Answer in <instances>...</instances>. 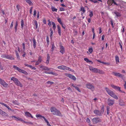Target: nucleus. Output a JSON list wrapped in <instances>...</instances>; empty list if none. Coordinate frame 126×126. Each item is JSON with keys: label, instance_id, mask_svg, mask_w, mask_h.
Returning a JSON list of instances; mask_svg holds the SVG:
<instances>
[{"label": "nucleus", "instance_id": "obj_1", "mask_svg": "<svg viewBox=\"0 0 126 126\" xmlns=\"http://www.w3.org/2000/svg\"><path fill=\"white\" fill-rule=\"evenodd\" d=\"M50 110L52 114L54 115L61 117L63 116L60 111L54 107L50 108Z\"/></svg>", "mask_w": 126, "mask_h": 126}, {"label": "nucleus", "instance_id": "obj_2", "mask_svg": "<svg viewBox=\"0 0 126 126\" xmlns=\"http://www.w3.org/2000/svg\"><path fill=\"white\" fill-rule=\"evenodd\" d=\"M105 89L108 94L111 96L116 99H118L117 95L107 87L105 88Z\"/></svg>", "mask_w": 126, "mask_h": 126}, {"label": "nucleus", "instance_id": "obj_3", "mask_svg": "<svg viewBox=\"0 0 126 126\" xmlns=\"http://www.w3.org/2000/svg\"><path fill=\"white\" fill-rule=\"evenodd\" d=\"M11 80L13 81L15 84L17 86H20V87H22V85L21 83L17 79L13 77L11 78Z\"/></svg>", "mask_w": 126, "mask_h": 126}, {"label": "nucleus", "instance_id": "obj_4", "mask_svg": "<svg viewBox=\"0 0 126 126\" xmlns=\"http://www.w3.org/2000/svg\"><path fill=\"white\" fill-rule=\"evenodd\" d=\"M13 68L14 69H16L19 72L23 73L26 75H27L28 74V73L27 72L23 69H22L19 68L15 65H14L13 66Z\"/></svg>", "mask_w": 126, "mask_h": 126}, {"label": "nucleus", "instance_id": "obj_5", "mask_svg": "<svg viewBox=\"0 0 126 126\" xmlns=\"http://www.w3.org/2000/svg\"><path fill=\"white\" fill-rule=\"evenodd\" d=\"M86 86L87 88L90 89L93 91L94 90V87L92 84L90 83H87L86 84Z\"/></svg>", "mask_w": 126, "mask_h": 126}, {"label": "nucleus", "instance_id": "obj_6", "mask_svg": "<svg viewBox=\"0 0 126 126\" xmlns=\"http://www.w3.org/2000/svg\"><path fill=\"white\" fill-rule=\"evenodd\" d=\"M92 121L94 124H96L100 122L101 121L100 119L98 117L94 118L92 119Z\"/></svg>", "mask_w": 126, "mask_h": 126}, {"label": "nucleus", "instance_id": "obj_7", "mask_svg": "<svg viewBox=\"0 0 126 126\" xmlns=\"http://www.w3.org/2000/svg\"><path fill=\"white\" fill-rule=\"evenodd\" d=\"M114 100L111 99L110 98L108 99L107 100L108 104L110 106L113 105L114 103Z\"/></svg>", "mask_w": 126, "mask_h": 126}, {"label": "nucleus", "instance_id": "obj_8", "mask_svg": "<svg viewBox=\"0 0 126 126\" xmlns=\"http://www.w3.org/2000/svg\"><path fill=\"white\" fill-rule=\"evenodd\" d=\"M0 83L5 87H7L8 85V84L6 83L3 80L1 79H0Z\"/></svg>", "mask_w": 126, "mask_h": 126}, {"label": "nucleus", "instance_id": "obj_9", "mask_svg": "<svg viewBox=\"0 0 126 126\" xmlns=\"http://www.w3.org/2000/svg\"><path fill=\"white\" fill-rule=\"evenodd\" d=\"M89 70L94 73H97L98 69L93 68L92 66H89Z\"/></svg>", "mask_w": 126, "mask_h": 126}, {"label": "nucleus", "instance_id": "obj_10", "mask_svg": "<svg viewBox=\"0 0 126 126\" xmlns=\"http://www.w3.org/2000/svg\"><path fill=\"white\" fill-rule=\"evenodd\" d=\"M60 52L63 55L65 52V50L64 47L62 45H60Z\"/></svg>", "mask_w": 126, "mask_h": 126}, {"label": "nucleus", "instance_id": "obj_11", "mask_svg": "<svg viewBox=\"0 0 126 126\" xmlns=\"http://www.w3.org/2000/svg\"><path fill=\"white\" fill-rule=\"evenodd\" d=\"M112 74L115 76H118L121 78H122L123 77V75L119 73H116L114 72H112Z\"/></svg>", "mask_w": 126, "mask_h": 126}, {"label": "nucleus", "instance_id": "obj_12", "mask_svg": "<svg viewBox=\"0 0 126 126\" xmlns=\"http://www.w3.org/2000/svg\"><path fill=\"white\" fill-rule=\"evenodd\" d=\"M94 112L95 114L101 116L102 115L100 112V111L98 110H94Z\"/></svg>", "mask_w": 126, "mask_h": 126}, {"label": "nucleus", "instance_id": "obj_13", "mask_svg": "<svg viewBox=\"0 0 126 126\" xmlns=\"http://www.w3.org/2000/svg\"><path fill=\"white\" fill-rule=\"evenodd\" d=\"M67 77L74 80H76V77L74 76L73 75L71 74H68L67 76Z\"/></svg>", "mask_w": 126, "mask_h": 126}, {"label": "nucleus", "instance_id": "obj_14", "mask_svg": "<svg viewBox=\"0 0 126 126\" xmlns=\"http://www.w3.org/2000/svg\"><path fill=\"white\" fill-rule=\"evenodd\" d=\"M80 9V11L82 12H81V15H82L86 12V10H85V8L84 7H83V6H81Z\"/></svg>", "mask_w": 126, "mask_h": 126}, {"label": "nucleus", "instance_id": "obj_15", "mask_svg": "<svg viewBox=\"0 0 126 126\" xmlns=\"http://www.w3.org/2000/svg\"><path fill=\"white\" fill-rule=\"evenodd\" d=\"M25 115L27 117H31L32 118H33V117L32 116L31 114L29 112H26L25 113Z\"/></svg>", "mask_w": 126, "mask_h": 126}, {"label": "nucleus", "instance_id": "obj_16", "mask_svg": "<svg viewBox=\"0 0 126 126\" xmlns=\"http://www.w3.org/2000/svg\"><path fill=\"white\" fill-rule=\"evenodd\" d=\"M111 86L113 88L119 91H121L120 90V87L114 86V85H112Z\"/></svg>", "mask_w": 126, "mask_h": 126}, {"label": "nucleus", "instance_id": "obj_17", "mask_svg": "<svg viewBox=\"0 0 126 126\" xmlns=\"http://www.w3.org/2000/svg\"><path fill=\"white\" fill-rule=\"evenodd\" d=\"M46 74H50L53 75H54L55 76H57L58 75V74L56 73H55L53 72H45Z\"/></svg>", "mask_w": 126, "mask_h": 126}, {"label": "nucleus", "instance_id": "obj_18", "mask_svg": "<svg viewBox=\"0 0 126 126\" xmlns=\"http://www.w3.org/2000/svg\"><path fill=\"white\" fill-rule=\"evenodd\" d=\"M57 27L58 29V33L61 36V28L60 26L59 25H58Z\"/></svg>", "mask_w": 126, "mask_h": 126}, {"label": "nucleus", "instance_id": "obj_19", "mask_svg": "<svg viewBox=\"0 0 126 126\" xmlns=\"http://www.w3.org/2000/svg\"><path fill=\"white\" fill-rule=\"evenodd\" d=\"M113 0H108L107 1L108 4L109 6L111 5L113 3Z\"/></svg>", "mask_w": 126, "mask_h": 126}, {"label": "nucleus", "instance_id": "obj_20", "mask_svg": "<svg viewBox=\"0 0 126 126\" xmlns=\"http://www.w3.org/2000/svg\"><path fill=\"white\" fill-rule=\"evenodd\" d=\"M115 58L116 63L117 64L119 62V57L118 56L116 55Z\"/></svg>", "mask_w": 126, "mask_h": 126}, {"label": "nucleus", "instance_id": "obj_21", "mask_svg": "<svg viewBox=\"0 0 126 126\" xmlns=\"http://www.w3.org/2000/svg\"><path fill=\"white\" fill-rule=\"evenodd\" d=\"M30 5H33V3L30 0H25Z\"/></svg>", "mask_w": 126, "mask_h": 126}, {"label": "nucleus", "instance_id": "obj_22", "mask_svg": "<svg viewBox=\"0 0 126 126\" xmlns=\"http://www.w3.org/2000/svg\"><path fill=\"white\" fill-rule=\"evenodd\" d=\"M114 13L116 15V16L117 17H120L121 16L120 13L119 12L116 11H115L114 12Z\"/></svg>", "mask_w": 126, "mask_h": 126}, {"label": "nucleus", "instance_id": "obj_23", "mask_svg": "<svg viewBox=\"0 0 126 126\" xmlns=\"http://www.w3.org/2000/svg\"><path fill=\"white\" fill-rule=\"evenodd\" d=\"M65 66L63 65H61L57 67L58 69L61 70H65Z\"/></svg>", "mask_w": 126, "mask_h": 126}, {"label": "nucleus", "instance_id": "obj_24", "mask_svg": "<svg viewBox=\"0 0 126 126\" xmlns=\"http://www.w3.org/2000/svg\"><path fill=\"white\" fill-rule=\"evenodd\" d=\"M18 25V22L17 21H16L15 25V32H16L17 31V27Z\"/></svg>", "mask_w": 126, "mask_h": 126}, {"label": "nucleus", "instance_id": "obj_25", "mask_svg": "<svg viewBox=\"0 0 126 126\" xmlns=\"http://www.w3.org/2000/svg\"><path fill=\"white\" fill-rule=\"evenodd\" d=\"M33 47L34 48H35L36 47V42L35 39H33Z\"/></svg>", "mask_w": 126, "mask_h": 126}, {"label": "nucleus", "instance_id": "obj_26", "mask_svg": "<svg viewBox=\"0 0 126 126\" xmlns=\"http://www.w3.org/2000/svg\"><path fill=\"white\" fill-rule=\"evenodd\" d=\"M0 113L3 116L6 115L7 114L5 112L0 109Z\"/></svg>", "mask_w": 126, "mask_h": 126}, {"label": "nucleus", "instance_id": "obj_27", "mask_svg": "<svg viewBox=\"0 0 126 126\" xmlns=\"http://www.w3.org/2000/svg\"><path fill=\"white\" fill-rule=\"evenodd\" d=\"M52 45V48H51V51L53 52L54 51L55 47V46H54V43H52L51 44Z\"/></svg>", "mask_w": 126, "mask_h": 126}, {"label": "nucleus", "instance_id": "obj_28", "mask_svg": "<svg viewBox=\"0 0 126 126\" xmlns=\"http://www.w3.org/2000/svg\"><path fill=\"white\" fill-rule=\"evenodd\" d=\"M84 59L85 61L87 63L91 62V63L92 64L93 63V62L89 60L87 58H84Z\"/></svg>", "mask_w": 126, "mask_h": 126}, {"label": "nucleus", "instance_id": "obj_29", "mask_svg": "<svg viewBox=\"0 0 126 126\" xmlns=\"http://www.w3.org/2000/svg\"><path fill=\"white\" fill-rule=\"evenodd\" d=\"M51 9L52 11L57 12V9L55 8L54 7L52 6Z\"/></svg>", "mask_w": 126, "mask_h": 126}, {"label": "nucleus", "instance_id": "obj_30", "mask_svg": "<svg viewBox=\"0 0 126 126\" xmlns=\"http://www.w3.org/2000/svg\"><path fill=\"white\" fill-rule=\"evenodd\" d=\"M52 24L53 25V28L54 30H55L56 28V25L55 23L53 22H52Z\"/></svg>", "mask_w": 126, "mask_h": 126}, {"label": "nucleus", "instance_id": "obj_31", "mask_svg": "<svg viewBox=\"0 0 126 126\" xmlns=\"http://www.w3.org/2000/svg\"><path fill=\"white\" fill-rule=\"evenodd\" d=\"M110 109V107L109 106H107V114L108 115H109V110Z\"/></svg>", "mask_w": 126, "mask_h": 126}, {"label": "nucleus", "instance_id": "obj_32", "mask_svg": "<svg viewBox=\"0 0 126 126\" xmlns=\"http://www.w3.org/2000/svg\"><path fill=\"white\" fill-rule=\"evenodd\" d=\"M42 69L43 70L47 71H49L50 70V68H48L47 67L44 66L42 68Z\"/></svg>", "mask_w": 126, "mask_h": 126}, {"label": "nucleus", "instance_id": "obj_33", "mask_svg": "<svg viewBox=\"0 0 126 126\" xmlns=\"http://www.w3.org/2000/svg\"><path fill=\"white\" fill-rule=\"evenodd\" d=\"M97 73L101 74H103L104 72L102 70L98 69Z\"/></svg>", "mask_w": 126, "mask_h": 126}, {"label": "nucleus", "instance_id": "obj_34", "mask_svg": "<svg viewBox=\"0 0 126 126\" xmlns=\"http://www.w3.org/2000/svg\"><path fill=\"white\" fill-rule=\"evenodd\" d=\"M104 112V106H103L102 107V108L101 109V110L100 111V113H101V114L102 115V114Z\"/></svg>", "mask_w": 126, "mask_h": 126}, {"label": "nucleus", "instance_id": "obj_35", "mask_svg": "<svg viewBox=\"0 0 126 126\" xmlns=\"http://www.w3.org/2000/svg\"><path fill=\"white\" fill-rule=\"evenodd\" d=\"M33 21L34 22V23L35 25L36 29L37 28V27H38V24L37 23V21L35 20H34Z\"/></svg>", "mask_w": 126, "mask_h": 126}, {"label": "nucleus", "instance_id": "obj_36", "mask_svg": "<svg viewBox=\"0 0 126 126\" xmlns=\"http://www.w3.org/2000/svg\"><path fill=\"white\" fill-rule=\"evenodd\" d=\"M21 28L23 29L24 27V21L22 19H21Z\"/></svg>", "mask_w": 126, "mask_h": 126}, {"label": "nucleus", "instance_id": "obj_37", "mask_svg": "<svg viewBox=\"0 0 126 126\" xmlns=\"http://www.w3.org/2000/svg\"><path fill=\"white\" fill-rule=\"evenodd\" d=\"M119 104L121 106H125V104L124 102L122 101H120L119 102Z\"/></svg>", "mask_w": 126, "mask_h": 126}, {"label": "nucleus", "instance_id": "obj_38", "mask_svg": "<svg viewBox=\"0 0 126 126\" xmlns=\"http://www.w3.org/2000/svg\"><path fill=\"white\" fill-rule=\"evenodd\" d=\"M19 121H21L22 122V121H23V120L21 118L17 117L16 121L18 122Z\"/></svg>", "mask_w": 126, "mask_h": 126}, {"label": "nucleus", "instance_id": "obj_39", "mask_svg": "<svg viewBox=\"0 0 126 126\" xmlns=\"http://www.w3.org/2000/svg\"><path fill=\"white\" fill-rule=\"evenodd\" d=\"M16 56L17 58L18 59H20V57L19 56L18 53H17V52L16 51Z\"/></svg>", "mask_w": 126, "mask_h": 126}, {"label": "nucleus", "instance_id": "obj_40", "mask_svg": "<svg viewBox=\"0 0 126 126\" xmlns=\"http://www.w3.org/2000/svg\"><path fill=\"white\" fill-rule=\"evenodd\" d=\"M8 59L11 60H14L15 59V58H14L11 55H10Z\"/></svg>", "mask_w": 126, "mask_h": 126}, {"label": "nucleus", "instance_id": "obj_41", "mask_svg": "<svg viewBox=\"0 0 126 126\" xmlns=\"http://www.w3.org/2000/svg\"><path fill=\"white\" fill-rule=\"evenodd\" d=\"M46 41L47 44L49 45V38L47 36Z\"/></svg>", "mask_w": 126, "mask_h": 126}, {"label": "nucleus", "instance_id": "obj_42", "mask_svg": "<svg viewBox=\"0 0 126 126\" xmlns=\"http://www.w3.org/2000/svg\"><path fill=\"white\" fill-rule=\"evenodd\" d=\"M38 60L40 62H41L42 61L41 56H40L38 57Z\"/></svg>", "mask_w": 126, "mask_h": 126}, {"label": "nucleus", "instance_id": "obj_43", "mask_svg": "<svg viewBox=\"0 0 126 126\" xmlns=\"http://www.w3.org/2000/svg\"><path fill=\"white\" fill-rule=\"evenodd\" d=\"M12 118L14 119V120L16 121L17 117H16L15 116H12L11 117Z\"/></svg>", "mask_w": 126, "mask_h": 126}, {"label": "nucleus", "instance_id": "obj_44", "mask_svg": "<svg viewBox=\"0 0 126 126\" xmlns=\"http://www.w3.org/2000/svg\"><path fill=\"white\" fill-rule=\"evenodd\" d=\"M50 31H51L50 32V37L51 38L53 36V31L52 30V29H50Z\"/></svg>", "mask_w": 126, "mask_h": 126}, {"label": "nucleus", "instance_id": "obj_45", "mask_svg": "<svg viewBox=\"0 0 126 126\" xmlns=\"http://www.w3.org/2000/svg\"><path fill=\"white\" fill-rule=\"evenodd\" d=\"M5 107L7 108L8 110H10L11 111H12V110L10 108V107L7 105L6 104V106H5Z\"/></svg>", "mask_w": 126, "mask_h": 126}, {"label": "nucleus", "instance_id": "obj_46", "mask_svg": "<svg viewBox=\"0 0 126 126\" xmlns=\"http://www.w3.org/2000/svg\"><path fill=\"white\" fill-rule=\"evenodd\" d=\"M93 16V12L92 11H90V13L89 15V16L91 17Z\"/></svg>", "mask_w": 126, "mask_h": 126}, {"label": "nucleus", "instance_id": "obj_47", "mask_svg": "<svg viewBox=\"0 0 126 126\" xmlns=\"http://www.w3.org/2000/svg\"><path fill=\"white\" fill-rule=\"evenodd\" d=\"M57 20L60 24H62V23H63L61 21V20L60 18H59Z\"/></svg>", "mask_w": 126, "mask_h": 126}, {"label": "nucleus", "instance_id": "obj_48", "mask_svg": "<svg viewBox=\"0 0 126 126\" xmlns=\"http://www.w3.org/2000/svg\"><path fill=\"white\" fill-rule=\"evenodd\" d=\"M16 7L17 9V11H19V10L20 9V5L18 4H17L16 5Z\"/></svg>", "mask_w": 126, "mask_h": 126}, {"label": "nucleus", "instance_id": "obj_49", "mask_svg": "<svg viewBox=\"0 0 126 126\" xmlns=\"http://www.w3.org/2000/svg\"><path fill=\"white\" fill-rule=\"evenodd\" d=\"M47 60L49 61L50 59V57L49 56V54H47Z\"/></svg>", "mask_w": 126, "mask_h": 126}, {"label": "nucleus", "instance_id": "obj_50", "mask_svg": "<svg viewBox=\"0 0 126 126\" xmlns=\"http://www.w3.org/2000/svg\"><path fill=\"white\" fill-rule=\"evenodd\" d=\"M78 32L76 30H74V35H77V34Z\"/></svg>", "mask_w": 126, "mask_h": 126}, {"label": "nucleus", "instance_id": "obj_51", "mask_svg": "<svg viewBox=\"0 0 126 126\" xmlns=\"http://www.w3.org/2000/svg\"><path fill=\"white\" fill-rule=\"evenodd\" d=\"M86 122L89 123V125L90 124V120L88 118H87V119Z\"/></svg>", "mask_w": 126, "mask_h": 126}, {"label": "nucleus", "instance_id": "obj_52", "mask_svg": "<svg viewBox=\"0 0 126 126\" xmlns=\"http://www.w3.org/2000/svg\"><path fill=\"white\" fill-rule=\"evenodd\" d=\"M7 55H6V54H3L1 56V57L2 58H6Z\"/></svg>", "mask_w": 126, "mask_h": 126}, {"label": "nucleus", "instance_id": "obj_53", "mask_svg": "<svg viewBox=\"0 0 126 126\" xmlns=\"http://www.w3.org/2000/svg\"><path fill=\"white\" fill-rule=\"evenodd\" d=\"M41 63V62H40L38 60L37 61H36V63L35 64V65H38Z\"/></svg>", "mask_w": 126, "mask_h": 126}, {"label": "nucleus", "instance_id": "obj_54", "mask_svg": "<svg viewBox=\"0 0 126 126\" xmlns=\"http://www.w3.org/2000/svg\"><path fill=\"white\" fill-rule=\"evenodd\" d=\"M93 51V49L92 48L89 49L88 50V51H89L90 53H91Z\"/></svg>", "mask_w": 126, "mask_h": 126}, {"label": "nucleus", "instance_id": "obj_55", "mask_svg": "<svg viewBox=\"0 0 126 126\" xmlns=\"http://www.w3.org/2000/svg\"><path fill=\"white\" fill-rule=\"evenodd\" d=\"M22 47L24 51L25 50V44L24 43H23L22 44Z\"/></svg>", "mask_w": 126, "mask_h": 126}, {"label": "nucleus", "instance_id": "obj_56", "mask_svg": "<svg viewBox=\"0 0 126 126\" xmlns=\"http://www.w3.org/2000/svg\"><path fill=\"white\" fill-rule=\"evenodd\" d=\"M102 63L103 64H104L105 65H110V63H105V62H102Z\"/></svg>", "mask_w": 126, "mask_h": 126}, {"label": "nucleus", "instance_id": "obj_57", "mask_svg": "<svg viewBox=\"0 0 126 126\" xmlns=\"http://www.w3.org/2000/svg\"><path fill=\"white\" fill-rule=\"evenodd\" d=\"M47 83L48 84H50L51 85L54 83V82H51L50 81H48L47 82Z\"/></svg>", "mask_w": 126, "mask_h": 126}, {"label": "nucleus", "instance_id": "obj_58", "mask_svg": "<svg viewBox=\"0 0 126 126\" xmlns=\"http://www.w3.org/2000/svg\"><path fill=\"white\" fill-rule=\"evenodd\" d=\"M75 88L77 90H78L79 92H81V91L79 89V88L77 86H76L75 87Z\"/></svg>", "mask_w": 126, "mask_h": 126}, {"label": "nucleus", "instance_id": "obj_59", "mask_svg": "<svg viewBox=\"0 0 126 126\" xmlns=\"http://www.w3.org/2000/svg\"><path fill=\"white\" fill-rule=\"evenodd\" d=\"M91 2H93L94 3H98V2L96 0H91Z\"/></svg>", "mask_w": 126, "mask_h": 126}, {"label": "nucleus", "instance_id": "obj_60", "mask_svg": "<svg viewBox=\"0 0 126 126\" xmlns=\"http://www.w3.org/2000/svg\"><path fill=\"white\" fill-rule=\"evenodd\" d=\"M70 68L69 67L65 66V70L69 71Z\"/></svg>", "mask_w": 126, "mask_h": 126}, {"label": "nucleus", "instance_id": "obj_61", "mask_svg": "<svg viewBox=\"0 0 126 126\" xmlns=\"http://www.w3.org/2000/svg\"><path fill=\"white\" fill-rule=\"evenodd\" d=\"M110 22L111 23V25L112 26L113 28L114 27V26H113V22L112 20H110Z\"/></svg>", "mask_w": 126, "mask_h": 126}, {"label": "nucleus", "instance_id": "obj_62", "mask_svg": "<svg viewBox=\"0 0 126 126\" xmlns=\"http://www.w3.org/2000/svg\"><path fill=\"white\" fill-rule=\"evenodd\" d=\"M27 125H33V123L32 122H28Z\"/></svg>", "mask_w": 126, "mask_h": 126}, {"label": "nucleus", "instance_id": "obj_63", "mask_svg": "<svg viewBox=\"0 0 126 126\" xmlns=\"http://www.w3.org/2000/svg\"><path fill=\"white\" fill-rule=\"evenodd\" d=\"M25 66H27L31 68L32 67V65H29L28 64H25Z\"/></svg>", "mask_w": 126, "mask_h": 126}, {"label": "nucleus", "instance_id": "obj_64", "mask_svg": "<svg viewBox=\"0 0 126 126\" xmlns=\"http://www.w3.org/2000/svg\"><path fill=\"white\" fill-rule=\"evenodd\" d=\"M32 8H33V7H31V8L30 10V13L31 14L32 13Z\"/></svg>", "mask_w": 126, "mask_h": 126}]
</instances>
